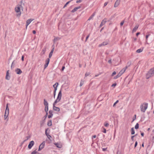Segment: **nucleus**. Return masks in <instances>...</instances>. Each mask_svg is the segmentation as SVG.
<instances>
[{
    "label": "nucleus",
    "mask_w": 154,
    "mask_h": 154,
    "mask_svg": "<svg viewBox=\"0 0 154 154\" xmlns=\"http://www.w3.org/2000/svg\"><path fill=\"white\" fill-rule=\"evenodd\" d=\"M140 32H137L136 34V35L137 36L138 35H140Z\"/></svg>",
    "instance_id": "0e129e2a"
},
{
    "label": "nucleus",
    "mask_w": 154,
    "mask_h": 154,
    "mask_svg": "<svg viewBox=\"0 0 154 154\" xmlns=\"http://www.w3.org/2000/svg\"><path fill=\"white\" fill-rule=\"evenodd\" d=\"M57 103H55L54 102L53 104V109L57 112H59L60 110V108L58 107H56L55 105Z\"/></svg>",
    "instance_id": "39448f33"
},
{
    "label": "nucleus",
    "mask_w": 154,
    "mask_h": 154,
    "mask_svg": "<svg viewBox=\"0 0 154 154\" xmlns=\"http://www.w3.org/2000/svg\"><path fill=\"white\" fill-rule=\"evenodd\" d=\"M141 135L143 137L144 136V133L143 132H141Z\"/></svg>",
    "instance_id": "69168bd1"
},
{
    "label": "nucleus",
    "mask_w": 154,
    "mask_h": 154,
    "mask_svg": "<svg viewBox=\"0 0 154 154\" xmlns=\"http://www.w3.org/2000/svg\"><path fill=\"white\" fill-rule=\"evenodd\" d=\"M154 75V67L151 68L146 74V78L148 79Z\"/></svg>",
    "instance_id": "f257e3e1"
},
{
    "label": "nucleus",
    "mask_w": 154,
    "mask_h": 154,
    "mask_svg": "<svg viewBox=\"0 0 154 154\" xmlns=\"http://www.w3.org/2000/svg\"><path fill=\"white\" fill-rule=\"evenodd\" d=\"M82 0H78V1H77L76 2V3H80V2H82Z\"/></svg>",
    "instance_id": "8fccbe9b"
},
{
    "label": "nucleus",
    "mask_w": 154,
    "mask_h": 154,
    "mask_svg": "<svg viewBox=\"0 0 154 154\" xmlns=\"http://www.w3.org/2000/svg\"><path fill=\"white\" fill-rule=\"evenodd\" d=\"M44 105H45V106H48V103L45 99H44Z\"/></svg>",
    "instance_id": "b1692460"
},
{
    "label": "nucleus",
    "mask_w": 154,
    "mask_h": 154,
    "mask_svg": "<svg viewBox=\"0 0 154 154\" xmlns=\"http://www.w3.org/2000/svg\"><path fill=\"white\" fill-rule=\"evenodd\" d=\"M31 154H41L36 151V150L33 151L31 153Z\"/></svg>",
    "instance_id": "c756f323"
},
{
    "label": "nucleus",
    "mask_w": 154,
    "mask_h": 154,
    "mask_svg": "<svg viewBox=\"0 0 154 154\" xmlns=\"http://www.w3.org/2000/svg\"><path fill=\"white\" fill-rule=\"evenodd\" d=\"M116 72L115 71H114L112 72V73L111 75V76H114V75H115L116 74Z\"/></svg>",
    "instance_id": "09e8293b"
},
{
    "label": "nucleus",
    "mask_w": 154,
    "mask_h": 154,
    "mask_svg": "<svg viewBox=\"0 0 154 154\" xmlns=\"http://www.w3.org/2000/svg\"><path fill=\"white\" fill-rule=\"evenodd\" d=\"M109 124L106 122H105V123L104 124V125L105 127H108L109 126Z\"/></svg>",
    "instance_id": "79ce46f5"
},
{
    "label": "nucleus",
    "mask_w": 154,
    "mask_h": 154,
    "mask_svg": "<svg viewBox=\"0 0 154 154\" xmlns=\"http://www.w3.org/2000/svg\"><path fill=\"white\" fill-rule=\"evenodd\" d=\"M125 71V69H122L120 72L119 73H120L121 75Z\"/></svg>",
    "instance_id": "7c9ffc66"
},
{
    "label": "nucleus",
    "mask_w": 154,
    "mask_h": 154,
    "mask_svg": "<svg viewBox=\"0 0 154 154\" xmlns=\"http://www.w3.org/2000/svg\"><path fill=\"white\" fill-rule=\"evenodd\" d=\"M30 136H27L26 137V140H28L29 138H30Z\"/></svg>",
    "instance_id": "13d9d810"
},
{
    "label": "nucleus",
    "mask_w": 154,
    "mask_h": 154,
    "mask_svg": "<svg viewBox=\"0 0 154 154\" xmlns=\"http://www.w3.org/2000/svg\"><path fill=\"white\" fill-rule=\"evenodd\" d=\"M47 137L48 138L49 140H51V138L52 137L50 135L48 134V135H47Z\"/></svg>",
    "instance_id": "ea45409f"
},
{
    "label": "nucleus",
    "mask_w": 154,
    "mask_h": 154,
    "mask_svg": "<svg viewBox=\"0 0 154 154\" xmlns=\"http://www.w3.org/2000/svg\"><path fill=\"white\" fill-rule=\"evenodd\" d=\"M108 2H105L104 3V7H105V6H106L107 5V4H108Z\"/></svg>",
    "instance_id": "864d4df0"
},
{
    "label": "nucleus",
    "mask_w": 154,
    "mask_h": 154,
    "mask_svg": "<svg viewBox=\"0 0 154 154\" xmlns=\"http://www.w3.org/2000/svg\"><path fill=\"white\" fill-rule=\"evenodd\" d=\"M103 132L104 133H106V129H105V128H103Z\"/></svg>",
    "instance_id": "3c124183"
},
{
    "label": "nucleus",
    "mask_w": 154,
    "mask_h": 154,
    "mask_svg": "<svg viewBox=\"0 0 154 154\" xmlns=\"http://www.w3.org/2000/svg\"><path fill=\"white\" fill-rule=\"evenodd\" d=\"M8 103L6 104V108L5 110V112L9 113V108L8 107Z\"/></svg>",
    "instance_id": "aec40b11"
},
{
    "label": "nucleus",
    "mask_w": 154,
    "mask_h": 154,
    "mask_svg": "<svg viewBox=\"0 0 154 154\" xmlns=\"http://www.w3.org/2000/svg\"><path fill=\"white\" fill-rule=\"evenodd\" d=\"M70 2V1H69L68 2H67L66 3L65 5H64V6H63V8H65L66 7L67 5H68Z\"/></svg>",
    "instance_id": "e433bc0d"
},
{
    "label": "nucleus",
    "mask_w": 154,
    "mask_h": 154,
    "mask_svg": "<svg viewBox=\"0 0 154 154\" xmlns=\"http://www.w3.org/2000/svg\"><path fill=\"white\" fill-rule=\"evenodd\" d=\"M135 136H132L131 137V139L132 140V141H133L134 140V137Z\"/></svg>",
    "instance_id": "052dcab7"
},
{
    "label": "nucleus",
    "mask_w": 154,
    "mask_h": 154,
    "mask_svg": "<svg viewBox=\"0 0 154 154\" xmlns=\"http://www.w3.org/2000/svg\"><path fill=\"white\" fill-rule=\"evenodd\" d=\"M45 50H46V49L45 48L43 49H42V51L44 53L45 52Z\"/></svg>",
    "instance_id": "680f3d73"
},
{
    "label": "nucleus",
    "mask_w": 154,
    "mask_h": 154,
    "mask_svg": "<svg viewBox=\"0 0 154 154\" xmlns=\"http://www.w3.org/2000/svg\"><path fill=\"white\" fill-rule=\"evenodd\" d=\"M15 63V61L14 60L13 62L11 64V69H12L13 68H14V66Z\"/></svg>",
    "instance_id": "393cba45"
},
{
    "label": "nucleus",
    "mask_w": 154,
    "mask_h": 154,
    "mask_svg": "<svg viewBox=\"0 0 154 154\" xmlns=\"http://www.w3.org/2000/svg\"><path fill=\"white\" fill-rule=\"evenodd\" d=\"M89 35H87L86 37V40H85V41H86L87 39L89 37Z\"/></svg>",
    "instance_id": "bf43d9fd"
},
{
    "label": "nucleus",
    "mask_w": 154,
    "mask_h": 154,
    "mask_svg": "<svg viewBox=\"0 0 154 154\" xmlns=\"http://www.w3.org/2000/svg\"><path fill=\"white\" fill-rule=\"evenodd\" d=\"M56 91H54L53 94H54V98H55V96L56 95Z\"/></svg>",
    "instance_id": "4d7b16f0"
},
{
    "label": "nucleus",
    "mask_w": 154,
    "mask_h": 154,
    "mask_svg": "<svg viewBox=\"0 0 154 154\" xmlns=\"http://www.w3.org/2000/svg\"><path fill=\"white\" fill-rule=\"evenodd\" d=\"M45 110L46 112H48V106H45Z\"/></svg>",
    "instance_id": "58836bf2"
},
{
    "label": "nucleus",
    "mask_w": 154,
    "mask_h": 154,
    "mask_svg": "<svg viewBox=\"0 0 154 154\" xmlns=\"http://www.w3.org/2000/svg\"><path fill=\"white\" fill-rule=\"evenodd\" d=\"M90 74V73L89 72H86L85 75V77H87V76H88V75H89Z\"/></svg>",
    "instance_id": "37998d69"
},
{
    "label": "nucleus",
    "mask_w": 154,
    "mask_h": 154,
    "mask_svg": "<svg viewBox=\"0 0 154 154\" xmlns=\"http://www.w3.org/2000/svg\"><path fill=\"white\" fill-rule=\"evenodd\" d=\"M131 61H129L127 63V65L128 66H129L131 65Z\"/></svg>",
    "instance_id": "c9c22d12"
},
{
    "label": "nucleus",
    "mask_w": 154,
    "mask_h": 154,
    "mask_svg": "<svg viewBox=\"0 0 154 154\" xmlns=\"http://www.w3.org/2000/svg\"><path fill=\"white\" fill-rule=\"evenodd\" d=\"M45 141H44L41 144H40L38 150V151H40L41 149H42L44 148L45 145Z\"/></svg>",
    "instance_id": "423d86ee"
},
{
    "label": "nucleus",
    "mask_w": 154,
    "mask_h": 154,
    "mask_svg": "<svg viewBox=\"0 0 154 154\" xmlns=\"http://www.w3.org/2000/svg\"><path fill=\"white\" fill-rule=\"evenodd\" d=\"M137 145V142L136 141L135 142V145H134V147L135 148L136 147Z\"/></svg>",
    "instance_id": "603ef678"
},
{
    "label": "nucleus",
    "mask_w": 154,
    "mask_h": 154,
    "mask_svg": "<svg viewBox=\"0 0 154 154\" xmlns=\"http://www.w3.org/2000/svg\"><path fill=\"white\" fill-rule=\"evenodd\" d=\"M54 48H53L52 50L51 51V52H50L49 54V58H51V57L52 55V54H53V52L54 51Z\"/></svg>",
    "instance_id": "4be33fe9"
},
{
    "label": "nucleus",
    "mask_w": 154,
    "mask_h": 154,
    "mask_svg": "<svg viewBox=\"0 0 154 154\" xmlns=\"http://www.w3.org/2000/svg\"><path fill=\"white\" fill-rule=\"evenodd\" d=\"M24 1L22 0L21 1V5H19V6H20L21 7V8H23V5H24V3H23Z\"/></svg>",
    "instance_id": "2f4dec72"
},
{
    "label": "nucleus",
    "mask_w": 154,
    "mask_h": 154,
    "mask_svg": "<svg viewBox=\"0 0 154 154\" xmlns=\"http://www.w3.org/2000/svg\"><path fill=\"white\" fill-rule=\"evenodd\" d=\"M48 128L45 129V134L46 135H48V133H47V131L48 130Z\"/></svg>",
    "instance_id": "5fc2aeb1"
},
{
    "label": "nucleus",
    "mask_w": 154,
    "mask_h": 154,
    "mask_svg": "<svg viewBox=\"0 0 154 154\" xmlns=\"http://www.w3.org/2000/svg\"><path fill=\"white\" fill-rule=\"evenodd\" d=\"M143 51V49H139L138 50H137L136 51V52L138 53H140L141 52H142Z\"/></svg>",
    "instance_id": "72a5a7b5"
},
{
    "label": "nucleus",
    "mask_w": 154,
    "mask_h": 154,
    "mask_svg": "<svg viewBox=\"0 0 154 154\" xmlns=\"http://www.w3.org/2000/svg\"><path fill=\"white\" fill-rule=\"evenodd\" d=\"M9 113H7L6 112L5 113V115H4V119H6L7 118L8 116V115Z\"/></svg>",
    "instance_id": "c85d7f7f"
},
{
    "label": "nucleus",
    "mask_w": 154,
    "mask_h": 154,
    "mask_svg": "<svg viewBox=\"0 0 154 154\" xmlns=\"http://www.w3.org/2000/svg\"><path fill=\"white\" fill-rule=\"evenodd\" d=\"M95 15V13H93V14L89 17L88 20H91L93 17Z\"/></svg>",
    "instance_id": "cd10ccee"
},
{
    "label": "nucleus",
    "mask_w": 154,
    "mask_h": 154,
    "mask_svg": "<svg viewBox=\"0 0 154 154\" xmlns=\"http://www.w3.org/2000/svg\"><path fill=\"white\" fill-rule=\"evenodd\" d=\"M143 104L145 105V106L143 107V105H142L140 106V108L141 111L143 112H144L147 108L148 104L147 103H143Z\"/></svg>",
    "instance_id": "7ed1b4c3"
},
{
    "label": "nucleus",
    "mask_w": 154,
    "mask_h": 154,
    "mask_svg": "<svg viewBox=\"0 0 154 154\" xmlns=\"http://www.w3.org/2000/svg\"><path fill=\"white\" fill-rule=\"evenodd\" d=\"M34 20L33 19H30L26 21V28H27V26L33 20Z\"/></svg>",
    "instance_id": "1a4fd4ad"
},
{
    "label": "nucleus",
    "mask_w": 154,
    "mask_h": 154,
    "mask_svg": "<svg viewBox=\"0 0 154 154\" xmlns=\"http://www.w3.org/2000/svg\"><path fill=\"white\" fill-rule=\"evenodd\" d=\"M116 85V83H114L113 84L111 85V86L112 87H115Z\"/></svg>",
    "instance_id": "a18cd8bd"
},
{
    "label": "nucleus",
    "mask_w": 154,
    "mask_h": 154,
    "mask_svg": "<svg viewBox=\"0 0 154 154\" xmlns=\"http://www.w3.org/2000/svg\"><path fill=\"white\" fill-rule=\"evenodd\" d=\"M81 8V6H79L77 7H76L74 8L72 11L71 12L72 13H74L78 9L80 8Z\"/></svg>",
    "instance_id": "a211bd4d"
},
{
    "label": "nucleus",
    "mask_w": 154,
    "mask_h": 154,
    "mask_svg": "<svg viewBox=\"0 0 154 154\" xmlns=\"http://www.w3.org/2000/svg\"><path fill=\"white\" fill-rule=\"evenodd\" d=\"M122 75L119 73L117 75L114 77V79H116Z\"/></svg>",
    "instance_id": "a878e982"
},
{
    "label": "nucleus",
    "mask_w": 154,
    "mask_h": 154,
    "mask_svg": "<svg viewBox=\"0 0 154 154\" xmlns=\"http://www.w3.org/2000/svg\"><path fill=\"white\" fill-rule=\"evenodd\" d=\"M150 35L149 34H148L147 35H146V40L147 41V40L148 38L149 37V36Z\"/></svg>",
    "instance_id": "de8ad7c7"
},
{
    "label": "nucleus",
    "mask_w": 154,
    "mask_h": 154,
    "mask_svg": "<svg viewBox=\"0 0 154 154\" xmlns=\"http://www.w3.org/2000/svg\"><path fill=\"white\" fill-rule=\"evenodd\" d=\"M109 43L108 41H106L103 42L101 44H100L99 45V47H101L102 46H105L107 45Z\"/></svg>",
    "instance_id": "6e6552de"
},
{
    "label": "nucleus",
    "mask_w": 154,
    "mask_h": 154,
    "mask_svg": "<svg viewBox=\"0 0 154 154\" xmlns=\"http://www.w3.org/2000/svg\"><path fill=\"white\" fill-rule=\"evenodd\" d=\"M83 84H84V81H83L82 80H81V82H80V85H79L80 87H81L82 86V85H83Z\"/></svg>",
    "instance_id": "f704fd0d"
},
{
    "label": "nucleus",
    "mask_w": 154,
    "mask_h": 154,
    "mask_svg": "<svg viewBox=\"0 0 154 154\" xmlns=\"http://www.w3.org/2000/svg\"><path fill=\"white\" fill-rule=\"evenodd\" d=\"M15 72L17 74H20L22 73V71L20 69L17 68L15 69Z\"/></svg>",
    "instance_id": "dca6fc26"
},
{
    "label": "nucleus",
    "mask_w": 154,
    "mask_h": 154,
    "mask_svg": "<svg viewBox=\"0 0 154 154\" xmlns=\"http://www.w3.org/2000/svg\"><path fill=\"white\" fill-rule=\"evenodd\" d=\"M50 61L49 58H47L46 60V63L45 65L44 69L46 68L48 66Z\"/></svg>",
    "instance_id": "9d476101"
},
{
    "label": "nucleus",
    "mask_w": 154,
    "mask_h": 154,
    "mask_svg": "<svg viewBox=\"0 0 154 154\" xmlns=\"http://www.w3.org/2000/svg\"><path fill=\"white\" fill-rule=\"evenodd\" d=\"M62 97V91L61 90V89L58 94V96L57 99L55 101V103H57L59 102L61 98Z\"/></svg>",
    "instance_id": "20e7f679"
},
{
    "label": "nucleus",
    "mask_w": 154,
    "mask_h": 154,
    "mask_svg": "<svg viewBox=\"0 0 154 154\" xmlns=\"http://www.w3.org/2000/svg\"><path fill=\"white\" fill-rule=\"evenodd\" d=\"M131 134L133 135L135 134V131L134 128H132L131 129Z\"/></svg>",
    "instance_id": "bb28decb"
},
{
    "label": "nucleus",
    "mask_w": 154,
    "mask_h": 154,
    "mask_svg": "<svg viewBox=\"0 0 154 154\" xmlns=\"http://www.w3.org/2000/svg\"><path fill=\"white\" fill-rule=\"evenodd\" d=\"M21 8L20 6H18L17 7H15V11L17 12L18 13L17 14V17H20L21 14V12L20 11V8Z\"/></svg>",
    "instance_id": "f03ea898"
},
{
    "label": "nucleus",
    "mask_w": 154,
    "mask_h": 154,
    "mask_svg": "<svg viewBox=\"0 0 154 154\" xmlns=\"http://www.w3.org/2000/svg\"><path fill=\"white\" fill-rule=\"evenodd\" d=\"M9 70H8L7 71L6 76L5 77V79L8 80H9L10 78V76L9 75Z\"/></svg>",
    "instance_id": "f8f14e48"
},
{
    "label": "nucleus",
    "mask_w": 154,
    "mask_h": 154,
    "mask_svg": "<svg viewBox=\"0 0 154 154\" xmlns=\"http://www.w3.org/2000/svg\"><path fill=\"white\" fill-rule=\"evenodd\" d=\"M139 27V25L138 24H137L134 27L133 29L132 30V32H135L137 29L138 27Z\"/></svg>",
    "instance_id": "f3484780"
},
{
    "label": "nucleus",
    "mask_w": 154,
    "mask_h": 154,
    "mask_svg": "<svg viewBox=\"0 0 154 154\" xmlns=\"http://www.w3.org/2000/svg\"><path fill=\"white\" fill-rule=\"evenodd\" d=\"M120 2V0H117L114 4V7L115 8L117 7L119 4Z\"/></svg>",
    "instance_id": "9b49d317"
},
{
    "label": "nucleus",
    "mask_w": 154,
    "mask_h": 154,
    "mask_svg": "<svg viewBox=\"0 0 154 154\" xmlns=\"http://www.w3.org/2000/svg\"><path fill=\"white\" fill-rule=\"evenodd\" d=\"M119 102V100H117L114 103L113 106H114L116 105Z\"/></svg>",
    "instance_id": "c03bdc74"
},
{
    "label": "nucleus",
    "mask_w": 154,
    "mask_h": 154,
    "mask_svg": "<svg viewBox=\"0 0 154 154\" xmlns=\"http://www.w3.org/2000/svg\"><path fill=\"white\" fill-rule=\"evenodd\" d=\"M53 111L52 110H49V113L50 115H49L48 116V118L49 119H50V118H51L52 117V116H53Z\"/></svg>",
    "instance_id": "2eb2a0df"
},
{
    "label": "nucleus",
    "mask_w": 154,
    "mask_h": 154,
    "mask_svg": "<svg viewBox=\"0 0 154 154\" xmlns=\"http://www.w3.org/2000/svg\"><path fill=\"white\" fill-rule=\"evenodd\" d=\"M21 60L22 61H23L24 60V57L23 56H22L21 57Z\"/></svg>",
    "instance_id": "338daca9"
},
{
    "label": "nucleus",
    "mask_w": 154,
    "mask_h": 154,
    "mask_svg": "<svg viewBox=\"0 0 154 154\" xmlns=\"http://www.w3.org/2000/svg\"><path fill=\"white\" fill-rule=\"evenodd\" d=\"M108 63H112V61H111V60H108Z\"/></svg>",
    "instance_id": "e2e57ef3"
},
{
    "label": "nucleus",
    "mask_w": 154,
    "mask_h": 154,
    "mask_svg": "<svg viewBox=\"0 0 154 154\" xmlns=\"http://www.w3.org/2000/svg\"><path fill=\"white\" fill-rule=\"evenodd\" d=\"M48 112H46V115H45V116H44L43 117L42 119H46L48 116Z\"/></svg>",
    "instance_id": "a19ab883"
},
{
    "label": "nucleus",
    "mask_w": 154,
    "mask_h": 154,
    "mask_svg": "<svg viewBox=\"0 0 154 154\" xmlns=\"http://www.w3.org/2000/svg\"><path fill=\"white\" fill-rule=\"evenodd\" d=\"M65 68V67L64 66H63L61 69V71H63Z\"/></svg>",
    "instance_id": "6e6d98bb"
},
{
    "label": "nucleus",
    "mask_w": 154,
    "mask_h": 154,
    "mask_svg": "<svg viewBox=\"0 0 154 154\" xmlns=\"http://www.w3.org/2000/svg\"><path fill=\"white\" fill-rule=\"evenodd\" d=\"M139 124L138 123H137L135 126V128L136 129H137L139 128Z\"/></svg>",
    "instance_id": "473e14b6"
},
{
    "label": "nucleus",
    "mask_w": 154,
    "mask_h": 154,
    "mask_svg": "<svg viewBox=\"0 0 154 154\" xmlns=\"http://www.w3.org/2000/svg\"><path fill=\"white\" fill-rule=\"evenodd\" d=\"M47 125L48 126H51L52 125V121L51 120H49L47 123Z\"/></svg>",
    "instance_id": "5701e85b"
},
{
    "label": "nucleus",
    "mask_w": 154,
    "mask_h": 154,
    "mask_svg": "<svg viewBox=\"0 0 154 154\" xmlns=\"http://www.w3.org/2000/svg\"><path fill=\"white\" fill-rule=\"evenodd\" d=\"M42 120L40 122V127H42L44 125L45 122V119H42Z\"/></svg>",
    "instance_id": "4468645a"
},
{
    "label": "nucleus",
    "mask_w": 154,
    "mask_h": 154,
    "mask_svg": "<svg viewBox=\"0 0 154 154\" xmlns=\"http://www.w3.org/2000/svg\"><path fill=\"white\" fill-rule=\"evenodd\" d=\"M54 145L56 146L58 148H61L62 147V146L60 144L58 143H54Z\"/></svg>",
    "instance_id": "412c9836"
},
{
    "label": "nucleus",
    "mask_w": 154,
    "mask_h": 154,
    "mask_svg": "<svg viewBox=\"0 0 154 154\" xmlns=\"http://www.w3.org/2000/svg\"><path fill=\"white\" fill-rule=\"evenodd\" d=\"M58 85V83L56 82L53 85V87L54 88V91H56L57 90V87Z\"/></svg>",
    "instance_id": "ddd939ff"
},
{
    "label": "nucleus",
    "mask_w": 154,
    "mask_h": 154,
    "mask_svg": "<svg viewBox=\"0 0 154 154\" xmlns=\"http://www.w3.org/2000/svg\"><path fill=\"white\" fill-rule=\"evenodd\" d=\"M124 22H125L124 20H123L122 21V22L120 23V25L121 26H122L123 25V24H124Z\"/></svg>",
    "instance_id": "49530a36"
},
{
    "label": "nucleus",
    "mask_w": 154,
    "mask_h": 154,
    "mask_svg": "<svg viewBox=\"0 0 154 154\" xmlns=\"http://www.w3.org/2000/svg\"><path fill=\"white\" fill-rule=\"evenodd\" d=\"M60 38L59 37H57L55 38L54 39V41H56L60 40Z\"/></svg>",
    "instance_id": "4c0bfd02"
},
{
    "label": "nucleus",
    "mask_w": 154,
    "mask_h": 154,
    "mask_svg": "<svg viewBox=\"0 0 154 154\" xmlns=\"http://www.w3.org/2000/svg\"><path fill=\"white\" fill-rule=\"evenodd\" d=\"M32 33H33V34H35V33H36V31H35V30H33V31H32Z\"/></svg>",
    "instance_id": "774afa93"
},
{
    "label": "nucleus",
    "mask_w": 154,
    "mask_h": 154,
    "mask_svg": "<svg viewBox=\"0 0 154 154\" xmlns=\"http://www.w3.org/2000/svg\"><path fill=\"white\" fill-rule=\"evenodd\" d=\"M34 142L32 140L29 143L28 145V148L29 149L31 148L34 145Z\"/></svg>",
    "instance_id": "0eeeda50"
},
{
    "label": "nucleus",
    "mask_w": 154,
    "mask_h": 154,
    "mask_svg": "<svg viewBox=\"0 0 154 154\" xmlns=\"http://www.w3.org/2000/svg\"><path fill=\"white\" fill-rule=\"evenodd\" d=\"M106 22V21L104 19L100 23L99 26L100 27H101L103 26Z\"/></svg>",
    "instance_id": "6ab92c4d"
}]
</instances>
